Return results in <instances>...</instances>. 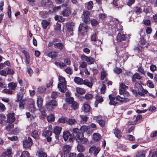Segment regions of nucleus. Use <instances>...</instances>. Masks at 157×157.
Returning <instances> with one entry per match:
<instances>
[{
  "label": "nucleus",
  "instance_id": "obj_1",
  "mask_svg": "<svg viewBox=\"0 0 157 157\" xmlns=\"http://www.w3.org/2000/svg\"><path fill=\"white\" fill-rule=\"evenodd\" d=\"M73 132L75 134V136H74V140L75 139L78 143H83V144H87L88 142L87 138L84 137V134L80 133L79 129L77 128L73 129Z\"/></svg>",
  "mask_w": 157,
  "mask_h": 157
},
{
  "label": "nucleus",
  "instance_id": "obj_2",
  "mask_svg": "<svg viewBox=\"0 0 157 157\" xmlns=\"http://www.w3.org/2000/svg\"><path fill=\"white\" fill-rule=\"evenodd\" d=\"M63 136L65 141L68 140L70 142H73L74 140V134H71L68 131H66L63 132Z\"/></svg>",
  "mask_w": 157,
  "mask_h": 157
},
{
  "label": "nucleus",
  "instance_id": "obj_3",
  "mask_svg": "<svg viewBox=\"0 0 157 157\" xmlns=\"http://www.w3.org/2000/svg\"><path fill=\"white\" fill-rule=\"evenodd\" d=\"M57 105V101L54 100H52L46 104V107L48 111L52 112Z\"/></svg>",
  "mask_w": 157,
  "mask_h": 157
},
{
  "label": "nucleus",
  "instance_id": "obj_4",
  "mask_svg": "<svg viewBox=\"0 0 157 157\" xmlns=\"http://www.w3.org/2000/svg\"><path fill=\"white\" fill-rule=\"evenodd\" d=\"M33 144L32 139L30 137H25L23 141V145L24 148H28L30 147Z\"/></svg>",
  "mask_w": 157,
  "mask_h": 157
},
{
  "label": "nucleus",
  "instance_id": "obj_5",
  "mask_svg": "<svg viewBox=\"0 0 157 157\" xmlns=\"http://www.w3.org/2000/svg\"><path fill=\"white\" fill-rule=\"evenodd\" d=\"M83 17L82 18V21L83 22L86 24L90 23V12L88 11H85L83 12Z\"/></svg>",
  "mask_w": 157,
  "mask_h": 157
},
{
  "label": "nucleus",
  "instance_id": "obj_6",
  "mask_svg": "<svg viewBox=\"0 0 157 157\" xmlns=\"http://www.w3.org/2000/svg\"><path fill=\"white\" fill-rule=\"evenodd\" d=\"M71 147L68 145L63 146V154L64 157H67L71 150Z\"/></svg>",
  "mask_w": 157,
  "mask_h": 157
},
{
  "label": "nucleus",
  "instance_id": "obj_7",
  "mask_svg": "<svg viewBox=\"0 0 157 157\" xmlns=\"http://www.w3.org/2000/svg\"><path fill=\"white\" fill-rule=\"evenodd\" d=\"M87 27L83 24H80L78 28V31L79 33L84 35L87 32Z\"/></svg>",
  "mask_w": 157,
  "mask_h": 157
},
{
  "label": "nucleus",
  "instance_id": "obj_8",
  "mask_svg": "<svg viewBox=\"0 0 157 157\" xmlns=\"http://www.w3.org/2000/svg\"><path fill=\"white\" fill-rule=\"evenodd\" d=\"M62 128L56 126L53 129V133L55 135V137L56 139H58L59 137V135L60 134Z\"/></svg>",
  "mask_w": 157,
  "mask_h": 157
},
{
  "label": "nucleus",
  "instance_id": "obj_9",
  "mask_svg": "<svg viewBox=\"0 0 157 157\" xmlns=\"http://www.w3.org/2000/svg\"><path fill=\"white\" fill-rule=\"evenodd\" d=\"M48 51L46 50L44 51V54L46 56H48L49 57L54 59L57 56L58 53L56 52L53 51L49 53H48L46 51Z\"/></svg>",
  "mask_w": 157,
  "mask_h": 157
},
{
  "label": "nucleus",
  "instance_id": "obj_10",
  "mask_svg": "<svg viewBox=\"0 0 157 157\" xmlns=\"http://www.w3.org/2000/svg\"><path fill=\"white\" fill-rule=\"evenodd\" d=\"M66 26L67 27V32L70 33V36H73V26L71 25V23L70 22L67 23Z\"/></svg>",
  "mask_w": 157,
  "mask_h": 157
},
{
  "label": "nucleus",
  "instance_id": "obj_11",
  "mask_svg": "<svg viewBox=\"0 0 157 157\" xmlns=\"http://www.w3.org/2000/svg\"><path fill=\"white\" fill-rule=\"evenodd\" d=\"M7 121L8 123H12L13 122L15 118L14 117V113H9L7 116Z\"/></svg>",
  "mask_w": 157,
  "mask_h": 157
},
{
  "label": "nucleus",
  "instance_id": "obj_12",
  "mask_svg": "<svg viewBox=\"0 0 157 157\" xmlns=\"http://www.w3.org/2000/svg\"><path fill=\"white\" fill-rule=\"evenodd\" d=\"M116 40L118 42L123 41L125 40V36L122 33H118L117 36Z\"/></svg>",
  "mask_w": 157,
  "mask_h": 157
},
{
  "label": "nucleus",
  "instance_id": "obj_13",
  "mask_svg": "<svg viewBox=\"0 0 157 157\" xmlns=\"http://www.w3.org/2000/svg\"><path fill=\"white\" fill-rule=\"evenodd\" d=\"M58 88L61 92L64 93L66 91L67 88L66 84L59 83L58 85Z\"/></svg>",
  "mask_w": 157,
  "mask_h": 157
},
{
  "label": "nucleus",
  "instance_id": "obj_14",
  "mask_svg": "<svg viewBox=\"0 0 157 157\" xmlns=\"http://www.w3.org/2000/svg\"><path fill=\"white\" fill-rule=\"evenodd\" d=\"M128 86L125 85L124 83H121L120 85L119 93L121 95L124 94L125 92L126 88Z\"/></svg>",
  "mask_w": 157,
  "mask_h": 157
},
{
  "label": "nucleus",
  "instance_id": "obj_15",
  "mask_svg": "<svg viewBox=\"0 0 157 157\" xmlns=\"http://www.w3.org/2000/svg\"><path fill=\"white\" fill-rule=\"evenodd\" d=\"M142 78V77L140 76L138 73H136L131 77L132 81L133 82H136V79L140 80Z\"/></svg>",
  "mask_w": 157,
  "mask_h": 157
},
{
  "label": "nucleus",
  "instance_id": "obj_16",
  "mask_svg": "<svg viewBox=\"0 0 157 157\" xmlns=\"http://www.w3.org/2000/svg\"><path fill=\"white\" fill-rule=\"evenodd\" d=\"M22 52L25 55L26 63L27 64H29L30 61V56L29 53L25 50H23Z\"/></svg>",
  "mask_w": 157,
  "mask_h": 157
},
{
  "label": "nucleus",
  "instance_id": "obj_17",
  "mask_svg": "<svg viewBox=\"0 0 157 157\" xmlns=\"http://www.w3.org/2000/svg\"><path fill=\"white\" fill-rule=\"evenodd\" d=\"M71 13V11L69 8L64 9L62 11V14L64 17L69 16Z\"/></svg>",
  "mask_w": 157,
  "mask_h": 157
},
{
  "label": "nucleus",
  "instance_id": "obj_18",
  "mask_svg": "<svg viewBox=\"0 0 157 157\" xmlns=\"http://www.w3.org/2000/svg\"><path fill=\"white\" fill-rule=\"evenodd\" d=\"M74 80L75 83L78 85H82L84 83V80L82 78L79 77H75Z\"/></svg>",
  "mask_w": 157,
  "mask_h": 157
},
{
  "label": "nucleus",
  "instance_id": "obj_19",
  "mask_svg": "<svg viewBox=\"0 0 157 157\" xmlns=\"http://www.w3.org/2000/svg\"><path fill=\"white\" fill-rule=\"evenodd\" d=\"M64 47V44L61 42L56 43L54 44V47L60 50H62Z\"/></svg>",
  "mask_w": 157,
  "mask_h": 157
},
{
  "label": "nucleus",
  "instance_id": "obj_20",
  "mask_svg": "<svg viewBox=\"0 0 157 157\" xmlns=\"http://www.w3.org/2000/svg\"><path fill=\"white\" fill-rule=\"evenodd\" d=\"M11 150L8 149L7 151L4 152L2 154L0 157H11Z\"/></svg>",
  "mask_w": 157,
  "mask_h": 157
},
{
  "label": "nucleus",
  "instance_id": "obj_21",
  "mask_svg": "<svg viewBox=\"0 0 157 157\" xmlns=\"http://www.w3.org/2000/svg\"><path fill=\"white\" fill-rule=\"evenodd\" d=\"M82 144L83 143H78L77 146L78 151L81 153L84 152L85 149V146Z\"/></svg>",
  "mask_w": 157,
  "mask_h": 157
},
{
  "label": "nucleus",
  "instance_id": "obj_22",
  "mask_svg": "<svg viewBox=\"0 0 157 157\" xmlns=\"http://www.w3.org/2000/svg\"><path fill=\"white\" fill-rule=\"evenodd\" d=\"M77 123V121L75 119L72 118H67L66 123L68 124L71 125H74Z\"/></svg>",
  "mask_w": 157,
  "mask_h": 157
},
{
  "label": "nucleus",
  "instance_id": "obj_23",
  "mask_svg": "<svg viewBox=\"0 0 157 157\" xmlns=\"http://www.w3.org/2000/svg\"><path fill=\"white\" fill-rule=\"evenodd\" d=\"M17 86V83L13 82H11L8 84L9 88L11 90H14Z\"/></svg>",
  "mask_w": 157,
  "mask_h": 157
},
{
  "label": "nucleus",
  "instance_id": "obj_24",
  "mask_svg": "<svg viewBox=\"0 0 157 157\" xmlns=\"http://www.w3.org/2000/svg\"><path fill=\"white\" fill-rule=\"evenodd\" d=\"M114 134L116 136L118 139L120 138L121 137V131L119 130L118 128H116L114 131Z\"/></svg>",
  "mask_w": 157,
  "mask_h": 157
},
{
  "label": "nucleus",
  "instance_id": "obj_25",
  "mask_svg": "<svg viewBox=\"0 0 157 157\" xmlns=\"http://www.w3.org/2000/svg\"><path fill=\"white\" fill-rule=\"evenodd\" d=\"M41 112L40 114V119H44L47 116V114L45 112V109L43 108H41L40 109Z\"/></svg>",
  "mask_w": 157,
  "mask_h": 157
},
{
  "label": "nucleus",
  "instance_id": "obj_26",
  "mask_svg": "<svg viewBox=\"0 0 157 157\" xmlns=\"http://www.w3.org/2000/svg\"><path fill=\"white\" fill-rule=\"evenodd\" d=\"M89 129L88 127L87 126L83 125L80 127L79 129V132L80 133H82L84 134L85 132H87Z\"/></svg>",
  "mask_w": 157,
  "mask_h": 157
},
{
  "label": "nucleus",
  "instance_id": "obj_27",
  "mask_svg": "<svg viewBox=\"0 0 157 157\" xmlns=\"http://www.w3.org/2000/svg\"><path fill=\"white\" fill-rule=\"evenodd\" d=\"M43 100L41 96H38L37 97L36 103L37 106L39 108H41L43 105Z\"/></svg>",
  "mask_w": 157,
  "mask_h": 157
},
{
  "label": "nucleus",
  "instance_id": "obj_28",
  "mask_svg": "<svg viewBox=\"0 0 157 157\" xmlns=\"http://www.w3.org/2000/svg\"><path fill=\"white\" fill-rule=\"evenodd\" d=\"M149 45V44L147 43L145 47H143L138 46L136 47L135 48H134V49L136 51H137L138 53H141L142 52L143 48H144L145 47L146 48H148V46Z\"/></svg>",
  "mask_w": 157,
  "mask_h": 157
},
{
  "label": "nucleus",
  "instance_id": "obj_29",
  "mask_svg": "<svg viewBox=\"0 0 157 157\" xmlns=\"http://www.w3.org/2000/svg\"><path fill=\"white\" fill-rule=\"evenodd\" d=\"M52 134V132L49 130H45L43 131L42 133L43 136L47 137L48 136H51Z\"/></svg>",
  "mask_w": 157,
  "mask_h": 157
},
{
  "label": "nucleus",
  "instance_id": "obj_30",
  "mask_svg": "<svg viewBox=\"0 0 157 157\" xmlns=\"http://www.w3.org/2000/svg\"><path fill=\"white\" fill-rule=\"evenodd\" d=\"M50 24V22L46 20H43L41 22L42 26L44 29H46Z\"/></svg>",
  "mask_w": 157,
  "mask_h": 157
},
{
  "label": "nucleus",
  "instance_id": "obj_31",
  "mask_svg": "<svg viewBox=\"0 0 157 157\" xmlns=\"http://www.w3.org/2000/svg\"><path fill=\"white\" fill-rule=\"evenodd\" d=\"M90 149H92L93 150H95L94 152V156H96L99 152L100 150V149H99L98 147L96 148V147L95 146H92L90 149L89 150H90Z\"/></svg>",
  "mask_w": 157,
  "mask_h": 157
},
{
  "label": "nucleus",
  "instance_id": "obj_32",
  "mask_svg": "<svg viewBox=\"0 0 157 157\" xmlns=\"http://www.w3.org/2000/svg\"><path fill=\"white\" fill-rule=\"evenodd\" d=\"M116 99L120 102H122L124 101H128L129 100V99L128 98H122L119 95L116 97Z\"/></svg>",
  "mask_w": 157,
  "mask_h": 157
},
{
  "label": "nucleus",
  "instance_id": "obj_33",
  "mask_svg": "<svg viewBox=\"0 0 157 157\" xmlns=\"http://www.w3.org/2000/svg\"><path fill=\"white\" fill-rule=\"evenodd\" d=\"M80 117L81 118V122L82 123H86L87 121L88 117L86 116L83 115H80Z\"/></svg>",
  "mask_w": 157,
  "mask_h": 157
},
{
  "label": "nucleus",
  "instance_id": "obj_34",
  "mask_svg": "<svg viewBox=\"0 0 157 157\" xmlns=\"http://www.w3.org/2000/svg\"><path fill=\"white\" fill-rule=\"evenodd\" d=\"M84 111L87 113L89 112L90 109V107L87 102L83 104Z\"/></svg>",
  "mask_w": 157,
  "mask_h": 157
},
{
  "label": "nucleus",
  "instance_id": "obj_35",
  "mask_svg": "<svg viewBox=\"0 0 157 157\" xmlns=\"http://www.w3.org/2000/svg\"><path fill=\"white\" fill-rule=\"evenodd\" d=\"M135 83L134 88L136 89L137 91L140 90H142L143 89V86L138 82H136Z\"/></svg>",
  "mask_w": 157,
  "mask_h": 157
},
{
  "label": "nucleus",
  "instance_id": "obj_36",
  "mask_svg": "<svg viewBox=\"0 0 157 157\" xmlns=\"http://www.w3.org/2000/svg\"><path fill=\"white\" fill-rule=\"evenodd\" d=\"M76 92L78 94H84L86 92L85 90L83 89L80 87H77L76 89Z\"/></svg>",
  "mask_w": 157,
  "mask_h": 157
},
{
  "label": "nucleus",
  "instance_id": "obj_37",
  "mask_svg": "<svg viewBox=\"0 0 157 157\" xmlns=\"http://www.w3.org/2000/svg\"><path fill=\"white\" fill-rule=\"evenodd\" d=\"M55 119V117L54 115L51 114L47 117V121L48 122H52L54 121Z\"/></svg>",
  "mask_w": 157,
  "mask_h": 157
},
{
  "label": "nucleus",
  "instance_id": "obj_38",
  "mask_svg": "<svg viewBox=\"0 0 157 157\" xmlns=\"http://www.w3.org/2000/svg\"><path fill=\"white\" fill-rule=\"evenodd\" d=\"M67 119V118L66 117L60 118L58 119L57 122L59 123H66Z\"/></svg>",
  "mask_w": 157,
  "mask_h": 157
},
{
  "label": "nucleus",
  "instance_id": "obj_39",
  "mask_svg": "<svg viewBox=\"0 0 157 157\" xmlns=\"http://www.w3.org/2000/svg\"><path fill=\"white\" fill-rule=\"evenodd\" d=\"M71 108L74 110L78 109L79 107V104L76 101L74 102L71 104Z\"/></svg>",
  "mask_w": 157,
  "mask_h": 157
},
{
  "label": "nucleus",
  "instance_id": "obj_40",
  "mask_svg": "<svg viewBox=\"0 0 157 157\" xmlns=\"http://www.w3.org/2000/svg\"><path fill=\"white\" fill-rule=\"evenodd\" d=\"M38 157H47V154L43 151L40 150L38 153Z\"/></svg>",
  "mask_w": 157,
  "mask_h": 157
},
{
  "label": "nucleus",
  "instance_id": "obj_41",
  "mask_svg": "<svg viewBox=\"0 0 157 157\" xmlns=\"http://www.w3.org/2000/svg\"><path fill=\"white\" fill-rule=\"evenodd\" d=\"M90 23L93 26H96L99 24L98 22L96 20L94 19H91L90 20Z\"/></svg>",
  "mask_w": 157,
  "mask_h": 157
},
{
  "label": "nucleus",
  "instance_id": "obj_42",
  "mask_svg": "<svg viewBox=\"0 0 157 157\" xmlns=\"http://www.w3.org/2000/svg\"><path fill=\"white\" fill-rule=\"evenodd\" d=\"M105 121L104 120L101 119L98 121V123L100 126L102 128L105 127Z\"/></svg>",
  "mask_w": 157,
  "mask_h": 157
},
{
  "label": "nucleus",
  "instance_id": "obj_43",
  "mask_svg": "<svg viewBox=\"0 0 157 157\" xmlns=\"http://www.w3.org/2000/svg\"><path fill=\"white\" fill-rule=\"evenodd\" d=\"M14 125L13 124H11L7 125L5 127V130L8 132L10 131L12 128L14 127Z\"/></svg>",
  "mask_w": 157,
  "mask_h": 157
},
{
  "label": "nucleus",
  "instance_id": "obj_44",
  "mask_svg": "<svg viewBox=\"0 0 157 157\" xmlns=\"http://www.w3.org/2000/svg\"><path fill=\"white\" fill-rule=\"evenodd\" d=\"M142 119V116L140 114L138 115L135 120V122L136 123V124L138 123H140L141 121V120Z\"/></svg>",
  "mask_w": 157,
  "mask_h": 157
},
{
  "label": "nucleus",
  "instance_id": "obj_45",
  "mask_svg": "<svg viewBox=\"0 0 157 157\" xmlns=\"http://www.w3.org/2000/svg\"><path fill=\"white\" fill-rule=\"evenodd\" d=\"M100 136L98 133H95L93 135V138L95 141H98L100 139Z\"/></svg>",
  "mask_w": 157,
  "mask_h": 157
},
{
  "label": "nucleus",
  "instance_id": "obj_46",
  "mask_svg": "<svg viewBox=\"0 0 157 157\" xmlns=\"http://www.w3.org/2000/svg\"><path fill=\"white\" fill-rule=\"evenodd\" d=\"M2 92L4 94L11 95L13 94V92L11 90H10L9 89H5L3 90Z\"/></svg>",
  "mask_w": 157,
  "mask_h": 157
},
{
  "label": "nucleus",
  "instance_id": "obj_47",
  "mask_svg": "<svg viewBox=\"0 0 157 157\" xmlns=\"http://www.w3.org/2000/svg\"><path fill=\"white\" fill-rule=\"evenodd\" d=\"M134 12L137 14H140L142 12V9L138 6H136L135 7Z\"/></svg>",
  "mask_w": 157,
  "mask_h": 157
},
{
  "label": "nucleus",
  "instance_id": "obj_48",
  "mask_svg": "<svg viewBox=\"0 0 157 157\" xmlns=\"http://www.w3.org/2000/svg\"><path fill=\"white\" fill-rule=\"evenodd\" d=\"M96 101H97L99 103L102 102L103 101V99L102 96L99 95H97L96 96Z\"/></svg>",
  "mask_w": 157,
  "mask_h": 157
},
{
  "label": "nucleus",
  "instance_id": "obj_49",
  "mask_svg": "<svg viewBox=\"0 0 157 157\" xmlns=\"http://www.w3.org/2000/svg\"><path fill=\"white\" fill-rule=\"evenodd\" d=\"M32 136L35 139H38L39 138V135L38 132L36 130H34L32 133Z\"/></svg>",
  "mask_w": 157,
  "mask_h": 157
},
{
  "label": "nucleus",
  "instance_id": "obj_50",
  "mask_svg": "<svg viewBox=\"0 0 157 157\" xmlns=\"http://www.w3.org/2000/svg\"><path fill=\"white\" fill-rule=\"evenodd\" d=\"M83 84L86 85L90 88H91L93 86V83L90 82L88 81L87 80H85L84 81Z\"/></svg>",
  "mask_w": 157,
  "mask_h": 157
},
{
  "label": "nucleus",
  "instance_id": "obj_51",
  "mask_svg": "<svg viewBox=\"0 0 157 157\" xmlns=\"http://www.w3.org/2000/svg\"><path fill=\"white\" fill-rule=\"evenodd\" d=\"M86 61L89 63V64H91L94 63L95 62V60L93 58L89 57Z\"/></svg>",
  "mask_w": 157,
  "mask_h": 157
},
{
  "label": "nucleus",
  "instance_id": "obj_52",
  "mask_svg": "<svg viewBox=\"0 0 157 157\" xmlns=\"http://www.w3.org/2000/svg\"><path fill=\"white\" fill-rule=\"evenodd\" d=\"M93 2L92 1L89 2L87 4V8L89 10H91L93 7Z\"/></svg>",
  "mask_w": 157,
  "mask_h": 157
},
{
  "label": "nucleus",
  "instance_id": "obj_53",
  "mask_svg": "<svg viewBox=\"0 0 157 157\" xmlns=\"http://www.w3.org/2000/svg\"><path fill=\"white\" fill-rule=\"evenodd\" d=\"M17 99L16 100V101L18 102L19 101H22V94L19 93L17 94Z\"/></svg>",
  "mask_w": 157,
  "mask_h": 157
},
{
  "label": "nucleus",
  "instance_id": "obj_54",
  "mask_svg": "<svg viewBox=\"0 0 157 157\" xmlns=\"http://www.w3.org/2000/svg\"><path fill=\"white\" fill-rule=\"evenodd\" d=\"M66 101L69 104H72L75 101H74V99L72 97H69L66 98Z\"/></svg>",
  "mask_w": 157,
  "mask_h": 157
},
{
  "label": "nucleus",
  "instance_id": "obj_55",
  "mask_svg": "<svg viewBox=\"0 0 157 157\" xmlns=\"http://www.w3.org/2000/svg\"><path fill=\"white\" fill-rule=\"evenodd\" d=\"M140 39V41H139V43L140 44L143 45L146 44V43H147L143 36H141Z\"/></svg>",
  "mask_w": 157,
  "mask_h": 157
},
{
  "label": "nucleus",
  "instance_id": "obj_56",
  "mask_svg": "<svg viewBox=\"0 0 157 157\" xmlns=\"http://www.w3.org/2000/svg\"><path fill=\"white\" fill-rule=\"evenodd\" d=\"M136 157H145V154L141 151H138L136 155Z\"/></svg>",
  "mask_w": 157,
  "mask_h": 157
},
{
  "label": "nucleus",
  "instance_id": "obj_57",
  "mask_svg": "<svg viewBox=\"0 0 157 157\" xmlns=\"http://www.w3.org/2000/svg\"><path fill=\"white\" fill-rule=\"evenodd\" d=\"M93 97V95L90 94H86L85 95V98L87 100L91 99Z\"/></svg>",
  "mask_w": 157,
  "mask_h": 157
},
{
  "label": "nucleus",
  "instance_id": "obj_58",
  "mask_svg": "<svg viewBox=\"0 0 157 157\" xmlns=\"http://www.w3.org/2000/svg\"><path fill=\"white\" fill-rule=\"evenodd\" d=\"M58 96V93L56 91H53L51 94V97L52 99H55Z\"/></svg>",
  "mask_w": 157,
  "mask_h": 157
},
{
  "label": "nucleus",
  "instance_id": "obj_59",
  "mask_svg": "<svg viewBox=\"0 0 157 157\" xmlns=\"http://www.w3.org/2000/svg\"><path fill=\"white\" fill-rule=\"evenodd\" d=\"M65 71L67 74L69 75H71L72 73V70L69 67L66 68L65 69Z\"/></svg>",
  "mask_w": 157,
  "mask_h": 157
},
{
  "label": "nucleus",
  "instance_id": "obj_60",
  "mask_svg": "<svg viewBox=\"0 0 157 157\" xmlns=\"http://www.w3.org/2000/svg\"><path fill=\"white\" fill-rule=\"evenodd\" d=\"M147 85L149 87L151 88H153L154 87L153 82L150 80L147 81Z\"/></svg>",
  "mask_w": 157,
  "mask_h": 157
},
{
  "label": "nucleus",
  "instance_id": "obj_61",
  "mask_svg": "<svg viewBox=\"0 0 157 157\" xmlns=\"http://www.w3.org/2000/svg\"><path fill=\"white\" fill-rule=\"evenodd\" d=\"M61 6H55L53 8V11L55 13L58 11L59 10H61Z\"/></svg>",
  "mask_w": 157,
  "mask_h": 157
},
{
  "label": "nucleus",
  "instance_id": "obj_62",
  "mask_svg": "<svg viewBox=\"0 0 157 157\" xmlns=\"http://www.w3.org/2000/svg\"><path fill=\"white\" fill-rule=\"evenodd\" d=\"M150 70L152 72H154L156 70L157 67L156 65L154 64H151L150 67Z\"/></svg>",
  "mask_w": 157,
  "mask_h": 157
},
{
  "label": "nucleus",
  "instance_id": "obj_63",
  "mask_svg": "<svg viewBox=\"0 0 157 157\" xmlns=\"http://www.w3.org/2000/svg\"><path fill=\"white\" fill-rule=\"evenodd\" d=\"M97 36L96 33L93 34L90 37L91 40L93 41H96L97 40Z\"/></svg>",
  "mask_w": 157,
  "mask_h": 157
},
{
  "label": "nucleus",
  "instance_id": "obj_64",
  "mask_svg": "<svg viewBox=\"0 0 157 157\" xmlns=\"http://www.w3.org/2000/svg\"><path fill=\"white\" fill-rule=\"evenodd\" d=\"M27 72L30 76H31L33 72V70L30 67L27 68Z\"/></svg>",
  "mask_w": 157,
  "mask_h": 157
}]
</instances>
